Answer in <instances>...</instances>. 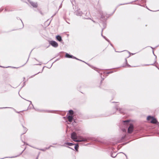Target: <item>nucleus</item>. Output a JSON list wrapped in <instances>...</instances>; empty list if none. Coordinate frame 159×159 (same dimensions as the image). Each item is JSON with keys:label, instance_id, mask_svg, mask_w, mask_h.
I'll use <instances>...</instances> for the list:
<instances>
[{"label": "nucleus", "instance_id": "6", "mask_svg": "<svg viewBox=\"0 0 159 159\" xmlns=\"http://www.w3.org/2000/svg\"><path fill=\"white\" fill-rule=\"evenodd\" d=\"M56 38L57 39V40L60 42L62 40L61 37L59 35L57 36L56 37Z\"/></svg>", "mask_w": 159, "mask_h": 159}, {"label": "nucleus", "instance_id": "10", "mask_svg": "<svg viewBox=\"0 0 159 159\" xmlns=\"http://www.w3.org/2000/svg\"><path fill=\"white\" fill-rule=\"evenodd\" d=\"M69 113L70 114L72 115L73 114V111L72 110H69Z\"/></svg>", "mask_w": 159, "mask_h": 159}, {"label": "nucleus", "instance_id": "5", "mask_svg": "<svg viewBox=\"0 0 159 159\" xmlns=\"http://www.w3.org/2000/svg\"><path fill=\"white\" fill-rule=\"evenodd\" d=\"M30 3L31 5L34 7H37V3L34 2H30Z\"/></svg>", "mask_w": 159, "mask_h": 159}, {"label": "nucleus", "instance_id": "1", "mask_svg": "<svg viewBox=\"0 0 159 159\" xmlns=\"http://www.w3.org/2000/svg\"><path fill=\"white\" fill-rule=\"evenodd\" d=\"M71 139L75 142H81L83 141H85L86 140L81 138L80 139H77V136L75 132H73L71 134Z\"/></svg>", "mask_w": 159, "mask_h": 159}, {"label": "nucleus", "instance_id": "2", "mask_svg": "<svg viewBox=\"0 0 159 159\" xmlns=\"http://www.w3.org/2000/svg\"><path fill=\"white\" fill-rule=\"evenodd\" d=\"M147 120L152 123H156L157 122V121L156 119L150 116L148 117Z\"/></svg>", "mask_w": 159, "mask_h": 159}, {"label": "nucleus", "instance_id": "8", "mask_svg": "<svg viewBox=\"0 0 159 159\" xmlns=\"http://www.w3.org/2000/svg\"><path fill=\"white\" fill-rule=\"evenodd\" d=\"M66 57L67 58H72V56L70 55L68 53H66Z\"/></svg>", "mask_w": 159, "mask_h": 159}, {"label": "nucleus", "instance_id": "3", "mask_svg": "<svg viewBox=\"0 0 159 159\" xmlns=\"http://www.w3.org/2000/svg\"><path fill=\"white\" fill-rule=\"evenodd\" d=\"M49 43L53 47L56 48L58 47V43L55 41H51L49 42Z\"/></svg>", "mask_w": 159, "mask_h": 159}, {"label": "nucleus", "instance_id": "4", "mask_svg": "<svg viewBox=\"0 0 159 159\" xmlns=\"http://www.w3.org/2000/svg\"><path fill=\"white\" fill-rule=\"evenodd\" d=\"M133 126L132 125H130L128 129V132L129 133H132L133 130Z\"/></svg>", "mask_w": 159, "mask_h": 159}, {"label": "nucleus", "instance_id": "11", "mask_svg": "<svg viewBox=\"0 0 159 159\" xmlns=\"http://www.w3.org/2000/svg\"><path fill=\"white\" fill-rule=\"evenodd\" d=\"M66 144L70 146H72L74 145V144L73 143H67Z\"/></svg>", "mask_w": 159, "mask_h": 159}, {"label": "nucleus", "instance_id": "9", "mask_svg": "<svg viewBox=\"0 0 159 159\" xmlns=\"http://www.w3.org/2000/svg\"><path fill=\"white\" fill-rule=\"evenodd\" d=\"M79 148V145L78 144H76L75 146V148L76 151H78Z\"/></svg>", "mask_w": 159, "mask_h": 159}, {"label": "nucleus", "instance_id": "7", "mask_svg": "<svg viewBox=\"0 0 159 159\" xmlns=\"http://www.w3.org/2000/svg\"><path fill=\"white\" fill-rule=\"evenodd\" d=\"M68 120L69 122H71L72 119H73V117L71 116H69L68 117Z\"/></svg>", "mask_w": 159, "mask_h": 159}]
</instances>
